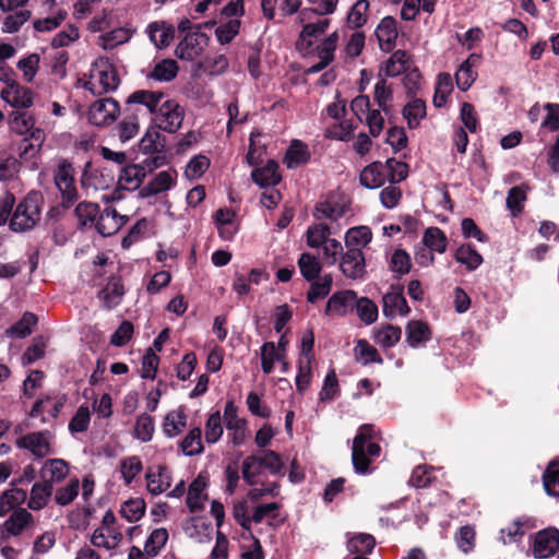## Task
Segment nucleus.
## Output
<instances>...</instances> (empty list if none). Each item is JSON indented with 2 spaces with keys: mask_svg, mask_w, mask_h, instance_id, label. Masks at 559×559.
I'll return each instance as SVG.
<instances>
[{
  "mask_svg": "<svg viewBox=\"0 0 559 559\" xmlns=\"http://www.w3.org/2000/svg\"><path fill=\"white\" fill-rule=\"evenodd\" d=\"M43 205V193L38 190L29 191L12 213L9 222L10 229L15 233L33 229L40 219Z\"/></svg>",
  "mask_w": 559,
  "mask_h": 559,
  "instance_id": "f257e3e1",
  "label": "nucleus"
},
{
  "mask_svg": "<svg viewBox=\"0 0 559 559\" xmlns=\"http://www.w3.org/2000/svg\"><path fill=\"white\" fill-rule=\"evenodd\" d=\"M55 185L59 190L64 209L71 207L78 200L79 193L75 187L74 169L67 159H63L55 173Z\"/></svg>",
  "mask_w": 559,
  "mask_h": 559,
  "instance_id": "f03ea898",
  "label": "nucleus"
},
{
  "mask_svg": "<svg viewBox=\"0 0 559 559\" xmlns=\"http://www.w3.org/2000/svg\"><path fill=\"white\" fill-rule=\"evenodd\" d=\"M373 438V426L369 424L361 425L353 440L352 462L357 474L369 473L370 457L366 453V443Z\"/></svg>",
  "mask_w": 559,
  "mask_h": 559,
  "instance_id": "7ed1b4c3",
  "label": "nucleus"
},
{
  "mask_svg": "<svg viewBox=\"0 0 559 559\" xmlns=\"http://www.w3.org/2000/svg\"><path fill=\"white\" fill-rule=\"evenodd\" d=\"M185 109L174 99L165 100L155 116L156 128L168 133L177 132L182 124Z\"/></svg>",
  "mask_w": 559,
  "mask_h": 559,
  "instance_id": "20e7f679",
  "label": "nucleus"
},
{
  "mask_svg": "<svg viewBox=\"0 0 559 559\" xmlns=\"http://www.w3.org/2000/svg\"><path fill=\"white\" fill-rule=\"evenodd\" d=\"M121 112L120 104L112 97L95 100L88 109V121L97 127L112 123Z\"/></svg>",
  "mask_w": 559,
  "mask_h": 559,
  "instance_id": "39448f33",
  "label": "nucleus"
},
{
  "mask_svg": "<svg viewBox=\"0 0 559 559\" xmlns=\"http://www.w3.org/2000/svg\"><path fill=\"white\" fill-rule=\"evenodd\" d=\"M559 549V530L548 527L537 532L533 539V556L546 559L554 556Z\"/></svg>",
  "mask_w": 559,
  "mask_h": 559,
  "instance_id": "423d86ee",
  "label": "nucleus"
},
{
  "mask_svg": "<svg viewBox=\"0 0 559 559\" xmlns=\"http://www.w3.org/2000/svg\"><path fill=\"white\" fill-rule=\"evenodd\" d=\"M209 40L210 38L205 33H187L176 47L175 53L181 60L192 61L202 53Z\"/></svg>",
  "mask_w": 559,
  "mask_h": 559,
  "instance_id": "0eeeda50",
  "label": "nucleus"
},
{
  "mask_svg": "<svg viewBox=\"0 0 559 559\" xmlns=\"http://www.w3.org/2000/svg\"><path fill=\"white\" fill-rule=\"evenodd\" d=\"M48 431L29 432L16 439L19 449L28 450L36 459H43L53 452L47 440Z\"/></svg>",
  "mask_w": 559,
  "mask_h": 559,
  "instance_id": "6e6552de",
  "label": "nucleus"
},
{
  "mask_svg": "<svg viewBox=\"0 0 559 559\" xmlns=\"http://www.w3.org/2000/svg\"><path fill=\"white\" fill-rule=\"evenodd\" d=\"M340 269L348 278H362L366 273V262L361 248L347 249V251L342 255Z\"/></svg>",
  "mask_w": 559,
  "mask_h": 559,
  "instance_id": "1a4fd4ad",
  "label": "nucleus"
},
{
  "mask_svg": "<svg viewBox=\"0 0 559 559\" xmlns=\"http://www.w3.org/2000/svg\"><path fill=\"white\" fill-rule=\"evenodd\" d=\"M382 301L383 314L389 319L394 318L396 312L401 316H407L411 312L402 285H391V292L383 295Z\"/></svg>",
  "mask_w": 559,
  "mask_h": 559,
  "instance_id": "9d476101",
  "label": "nucleus"
},
{
  "mask_svg": "<svg viewBox=\"0 0 559 559\" xmlns=\"http://www.w3.org/2000/svg\"><path fill=\"white\" fill-rule=\"evenodd\" d=\"M35 526L33 514L24 508L15 509L9 518L2 523L0 528L11 536H20L28 528Z\"/></svg>",
  "mask_w": 559,
  "mask_h": 559,
  "instance_id": "9b49d317",
  "label": "nucleus"
},
{
  "mask_svg": "<svg viewBox=\"0 0 559 559\" xmlns=\"http://www.w3.org/2000/svg\"><path fill=\"white\" fill-rule=\"evenodd\" d=\"M127 219V216L120 215L116 209L107 207L99 213L95 229L103 237H109L118 233Z\"/></svg>",
  "mask_w": 559,
  "mask_h": 559,
  "instance_id": "f8f14e48",
  "label": "nucleus"
},
{
  "mask_svg": "<svg viewBox=\"0 0 559 559\" xmlns=\"http://www.w3.org/2000/svg\"><path fill=\"white\" fill-rule=\"evenodd\" d=\"M396 24L397 22L393 16H385L376 28L374 35L383 52H391L395 47L397 38Z\"/></svg>",
  "mask_w": 559,
  "mask_h": 559,
  "instance_id": "ddd939ff",
  "label": "nucleus"
},
{
  "mask_svg": "<svg viewBox=\"0 0 559 559\" xmlns=\"http://www.w3.org/2000/svg\"><path fill=\"white\" fill-rule=\"evenodd\" d=\"M356 292L347 289L333 294L328 302L324 310L326 316L335 313L337 316H345L347 312L354 311V302L356 299Z\"/></svg>",
  "mask_w": 559,
  "mask_h": 559,
  "instance_id": "4468645a",
  "label": "nucleus"
},
{
  "mask_svg": "<svg viewBox=\"0 0 559 559\" xmlns=\"http://www.w3.org/2000/svg\"><path fill=\"white\" fill-rule=\"evenodd\" d=\"M176 177L177 171L175 169L173 171H159L146 186L139 190V197L146 199L169 190L175 185Z\"/></svg>",
  "mask_w": 559,
  "mask_h": 559,
  "instance_id": "2eb2a0df",
  "label": "nucleus"
},
{
  "mask_svg": "<svg viewBox=\"0 0 559 559\" xmlns=\"http://www.w3.org/2000/svg\"><path fill=\"white\" fill-rule=\"evenodd\" d=\"M1 97L14 108H28L33 105L32 91L14 81L2 90Z\"/></svg>",
  "mask_w": 559,
  "mask_h": 559,
  "instance_id": "dca6fc26",
  "label": "nucleus"
},
{
  "mask_svg": "<svg viewBox=\"0 0 559 559\" xmlns=\"http://www.w3.org/2000/svg\"><path fill=\"white\" fill-rule=\"evenodd\" d=\"M386 181L388 179L384 163H381L379 160L372 162L369 165L365 166L359 174V182L366 189L380 188Z\"/></svg>",
  "mask_w": 559,
  "mask_h": 559,
  "instance_id": "f3484780",
  "label": "nucleus"
},
{
  "mask_svg": "<svg viewBox=\"0 0 559 559\" xmlns=\"http://www.w3.org/2000/svg\"><path fill=\"white\" fill-rule=\"evenodd\" d=\"M278 164L274 159H269L262 167H255L251 173V178L255 185L261 188L275 187L281 180L282 176L278 173Z\"/></svg>",
  "mask_w": 559,
  "mask_h": 559,
  "instance_id": "a211bd4d",
  "label": "nucleus"
},
{
  "mask_svg": "<svg viewBox=\"0 0 559 559\" xmlns=\"http://www.w3.org/2000/svg\"><path fill=\"white\" fill-rule=\"evenodd\" d=\"M146 33L151 41L158 48L163 49L170 45L175 38V27L165 21L152 22L146 27Z\"/></svg>",
  "mask_w": 559,
  "mask_h": 559,
  "instance_id": "6ab92c4d",
  "label": "nucleus"
},
{
  "mask_svg": "<svg viewBox=\"0 0 559 559\" xmlns=\"http://www.w3.org/2000/svg\"><path fill=\"white\" fill-rule=\"evenodd\" d=\"M145 177V167L140 164L126 165L120 171L118 186L123 190L134 191L140 188Z\"/></svg>",
  "mask_w": 559,
  "mask_h": 559,
  "instance_id": "aec40b11",
  "label": "nucleus"
},
{
  "mask_svg": "<svg viewBox=\"0 0 559 559\" xmlns=\"http://www.w3.org/2000/svg\"><path fill=\"white\" fill-rule=\"evenodd\" d=\"M205 487L206 478L202 475H198V477H195L189 485L186 503L191 513H195L204 509L203 500L207 499V495L203 492Z\"/></svg>",
  "mask_w": 559,
  "mask_h": 559,
  "instance_id": "412c9836",
  "label": "nucleus"
},
{
  "mask_svg": "<svg viewBox=\"0 0 559 559\" xmlns=\"http://www.w3.org/2000/svg\"><path fill=\"white\" fill-rule=\"evenodd\" d=\"M405 341L413 348L425 345L431 338V330L428 323L420 320L408 321L405 328Z\"/></svg>",
  "mask_w": 559,
  "mask_h": 559,
  "instance_id": "4be33fe9",
  "label": "nucleus"
},
{
  "mask_svg": "<svg viewBox=\"0 0 559 559\" xmlns=\"http://www.w3.org/2000/svg\"><path fill=\"white\" fill-rule=\"evenodd\" d=\"M311 158L308 145L300 140H293L287 148L283 163L288 169L307 164Z\"/></svg>",
  "mask_w": 559,
  "mask_h": 559,
  "instance_id": "5701e85b",
  "label": "nucleus"
},
{
  "mask_svg": "<svg viewBox=\"0 0 559 559\" xmlns=\"http://www.w3.org/2000/svg\"><path fill=\"white\" fill-rule=\"evenodd\" d=\"M480 61V56L472 53L468 58L460 66L455 73V81L457 87L462 92H466L477 78V73L473 70Z\"/></svg>",
  "mask_w": 559,
  "mask_h": 559,
  "instance_id": "b1692460",
  "label": "nucleus"
},
{
  "mask_svg": "<svg viewBox=\"0 0 559 559\" xmlns=\"http://www.w3.org/2000/svg\"><path fill=\"white\" fill-rule=\"evenodd\" d=\"M164 97L165 94L159 91L138 90L129 96V103H136L139 106H144L146 112L156 116Z\"/></svg>",
  "mask_w": 559,
  "mask_h": 559,
  "instance_id": "393cba45",
  "label": "nucleus"
},
{
  "mask_svg": "<svg viewBox=\"0 0 559 559\" xmlns=\"http://www.w3.org/2000/svg\"><path fill=\"white\" fill-rule=\"evenodd\" d=\"M99 205L91 201H82L74 209V215L78 218V228L83 230L86 227H95L99 215Z\"/></svg>",
  "mask_w": 559,
  "mask_h": 559,
  "instance_id": "a878e982",
  "label": "nucleus"
},
{
  "mask_svg": "<svg viewBox=\"0 0 559 559\" xmlns=\"http://www.w3.org/2000/svg\"><path fill=\"white\" fill-rule=\"evenodd\" d=\"M259 461L261 468H266L272 475L281 474L284 467V463L281 455L273 450H265L262 456H257L253 454L248 455L245 459V467L248 468L250 466V462L253 463Z\"/></svg>",
  "mask_w": 559,
  "mask_h": 559,
  "instance_id": "bb28decb",
  "label": "nucleus"
},
{
  "mask_svg": "<svg viewBox=\"0 0 559 559\" xmlns=\"http://www.w3.org/2000/svg\"><path fill=\"white\" fill-rule=\"evenodd\" d=\"M26 499L27 492L24 489L13 488L4 490L0 496V516H5L15 509L22 508L21 506Z\"/></svg>",
  "mask_w": 559,
  "mask_h": 559,
  "instance_id": "cd10ccee",
  "label": "nucleus"
},
{
  "mask_svg": "<svg viewBox=\"0 0 559 559\" xmlns=\"http://www.w3.org/2000/svg\"><path fill=\"white\" fill-rule=\"evenodd\" d=\"M123 294L124 288L120 278L111 277L107 285L99 290L98 298L103 300L106 309H112L119 305Z\"/></svg>",
  "mask_w": 559,
  "mask_h": 559,
  "instance_id": "c85d7f7f",
  "label": "nucleus"
},
{
  "mask_svg": "<svg viewBox=\"0 0 559 559\" xmlns=\"http://www.w3.org/2000/svg\"><path fill=\"white\" fill-rule=\"evenodd\" d=\"M53 487L51 481L35 483L31 489V496L27 507L31 510L38 511L47 506L48 499L51 497Z\"/></svg>",
  "mask_w": 559,
  "mask_h": 559,
  "instance_id": "c756f323",
  "label": "nucleus"
},
{
  "mask_svg": "<svg viewBox=\"0 0 559 559\" xmlns=\"http://www.w3.org/2000/svg\"><path fill=\"white\" fill-rule=\"evenodd\" d=\"M402 330L397 325L382 324L373 331V340L383 348L394 347L401 340Z\"/></svg>",
  "mask_w": 559,
  "mask_h": 559,
  "instance_id": "7c9ffc66",
  "label": "nucleus"
},
{
  "mask_svg": "<svg viewBox=\"0 0 559 559\" xmlns=\"http://www.w3.org/2000/svg\"><path fill=\"white\" fill-rule=\"evenodd\" d=\"M354 356L356 361L364 366L369 364H383V358L379 354L378 349L365 338L357 341V344L354 348Z\"/></svg>",
  "mask_w": 559,
  "mask_h": 559,
  "instance_id": "2f4dec72",
  "label": "nucleus"
},
{
  "mask_svg": "<svg viewBox=\"0 0 559 559\" xmlns=\"http://www.w3.org/2000/svg\"><path fill=\"white\" fill-rule=\"evenodd\" d=\"M139 147L144 154L163 153L166 148V138L157 128H150L141 139Z\"/></svg>",
  "mask_w": 559,
  "mask_h": 559,
  "instance_id": "473e14b6",
  "label": "nucleus"
},
{
  "mask_svg": "<svg viewBox=\"0 0 559 559\" xmlns=\"http://www.w3.org/2000/svg\"><path fill=\"white\" fill-rule=\"evenodd\" d=\"M178 72V62L167 58L156 62L147 78L158 82H171L177 78Z\"/></svg>",
  "mask_w": 559,
  "mask_h": 559,
  "instance_id": "72a5a7b5",
  "label": "nucleus"
},
{
  "mask_svg": "<svg viewBox=\"0 0 559 559\" xmlns=\"http://www.w3.org/2000/svg\"><path fill=\"white\" fill-rule=\"evenodd\" d=\"M98 68L97 78L105 93L115 91L120 84V79L116 68L109 63L108 61H100L99 66L95 63Z\"/></svg>",
  "mask_w": 559,
  "mask_h": 559,
  "instance_id": "f704fd0d",
  "label": "nucleus"
},
{
  "mask_svg": "<svg viewBox=\"0 0 559 559\" xmlns=\"http://www.w3.org/2000/svg\"><path fill=\"white\" fill-rule=\"evenodd\" d=\"M402 115L406 119L408 128L416 129L419 126L420 120L426 117L425 100L414 97L404 106Z\"/></svg>",
  "mask_w": 559,
  "mask_h": 559,
  "instance_id": "c9c22d12",
  "label": "nucleus"
},
{
  "mask_svg": "<svg viewBox=\"0 0 559 559\" xmlns=\"http://www.w3.org/2000/svg\"><path fill=\"white\" fill-rule=\"evenodd\" d=\"M297 264L300 274L307 282L317 280L322 271V265L318 258L309 252L301 253Z\"/></svg>",
  "mask_w": 559,
  "mask_h": 559,
  "instance_id": "e433bc0d",
  "label": "nucleus"
},
{
  "mask_svg": "<svg viewBox=\"0 0 559 559\" xmlns=\"http://www.w3.org/2000/svg\"><path fill=\"white\" fill-rule=\"evenodd\" d=\"M330 25V20L324 19L317 23H308L304 25L300 35H299V41L297 45H305V49L307 51H310V48L313 46V41L310 39L311 37H319L320 35L324 34Z\"/></svg>",
  "mask_w": 559,
  "mask_h": 559,
  "instance_id": "4c0bfd02",
  "label": "nucleus"
},
{
  "mask_svg": "<svg viewBox=\"0 0 559 559\" xmlns=\"http://www.w3.org/2000/svg\"><path fill=\"white\" fill-rule=\"evenodd\" d=\"M454 258L459 263L464 264L467 271H475L484 261L481 254L471 243L459 247Z\"/></svg>",
  "mask_w": 559,
  "mask_h": 559,
  "instance_id": "58836bf2",
  "label": "nucleus"
},
{
  "mask_svg": "<svg viewBox=\"0 0 559 559\" xmlns=\"http://www.w3.org/2000/svg\"><path fill=\"white\" fill-rule=\"evenodd\" d=\"M187 426V416L182 409L169 412L163 423V432L168 438H174L182 432Z\"/></svg>",
  "mask_w": 559,
  "mask_h": 559,
  "instance_id": "ea45409f",
  "label": "nucleus"
},
{
  "mask_svg": "<svg viewBox=\"0 0 559 559\" xmlns=\"http://www.w3.org/2000/svg\"><path fill=\"white\" fill-rule=\"evenodd\" d=\"M409 55L406 50H395L385 62L384 76L395 78L408 69Z\"/></svg>",
  "mask_w": 559,
  "mask_h": 559,
  "instance_id": "a19ab883",
  "label": "nucleus"
},
{
  "mask_svg": "<svg viewBox=\"0 0 559 559\" xmlns=\"http://www.w3.org/2000/svg\"><path fill=\"white\" fill-rule=\"evenodd\" d=\"M310 288L307 293V301L316 304L319 299L325 298L332 288L333 277L331 274H324L319 280L310 282Z\"/></svg>",
  "mask_w": 559,
  "mask_h": 559,
  "instance_id": "79ce46f5",
  "label": "nucleus"
},
{
  "mask_svg": "<svg viewBox=\"0 0 559 559\" xmlns=\"http://www.w3.org/2000/svg\"><path fill=\"white\" fill-rule=\"evenodd\" d=\"M389 269L394 273V278L400 280L412 269L411 255L404 249H395L390 259Z\"/></svg>",
  "mask_w": 559,
  "mask_h": 559,
  "instance_id": "37998d69",
  "label": "nucleus"
},
{
  "mask_svg": "<svg viewBox=\"0 0 559 559\" xmlns=\"http://www.w3.org/2000/svg\"><path fill=\"white\" fill-rule=\"evenodd\" d=\"M354 310L358 318L367 325L372 324L378 319V306L368 297L356 296Z\"/></svg>",
  "mask_w": 559,
  "mask_h": 559,
  "instance_id": "c03bdc74",
  "label": "nucleus"
},
{
  "mask_svg": "<svg viewBox=\"0 0 559 559\" xmlns=\"http://www.w3.org/2000/svg\"><path fill=\"white\" fill-rule=\"evenodd\" d=\"M425 247L438 253H444L448 246V238L439 227H428L423 237Z\"/></svg>",
  "mask_w": 559,
  "mask_h": 559,
  "instance_id": "a18cd8bd",
  "label": "nucleus"
},
{
  "mask_svg": "<svg viewBox=\"0 0 559 559\" xmlns=\"http://www.w3.org/2000/svg\"><path fill=\"white\" fill-rule=\"evenodd\" d=\"M376 546V539L367 533H359L347 542V550L349 554L370 555Z\"/></svg>",
  "mask_w": 559,
  "mask_h": 559,
  "instance_id": "49530a36",
  "label": "nucleus"
},
{
  "mask_svg": "<svg viewBox=\"0 0 559 559\" xmlns=\"http://www.w3.org/2000/svg\"><path fill=\"white\" fill-rule=\"evenodd\" d=\"M179 447L185 455L193 456L201 454L204 450L202 444V430L199 427L191 429L183 440L179 443Z\"/></svg>",
  "mask_w": 559,
  "mask_h": 559,
  "instance_id": "de8ad7c7",
  "label": "nucleus"
},
{
  "mask_svg": "<svg viewBox=\"0 0 559 559\" xmlns=\"http://www.w3.org/2000/svg\"><path fill=\"white\" fill-rule=\"evenodd\" d=\"M371 239L372 233L368 226L352 227L346 231L345 245L347 249L366 247Z\"/></svg>",
  "mask_w": 559,
  "mask_h": 559,
  "instance_id": "09e8293b",
  "label": "nucleus"
},
{
  "mask_svg": "<svg viewBox=\"0 0 559 559\" xmlns=\"http://www.w3.org/2000/svg\"><path fill=\"white\" fill-rule=\"evenodd\" d=\"M386 179L391 185L400 183L408 177V164L390 157L384 163Z\"/></svg>",
  "mask_w": 559,
  "mask_h": 559,
  "instance_id": "8fccbe9b",
  "label": "nucleus"
},
{
  "mask_svg": "<svg viewBox=\"0 0 559 559\" xmlns=\"http://www.w3.org/2000/svg\"><path fill=\"white\" fill-rule=\"evenodd\" d=\"M345 214V207L336 201L325 200L316 205L313 216L317 219L337 221Z\"/></svg>",
  "mask_w": 559,
  "mask_h": 559,
  "instance_id": "3c124183",
  "label": "nucleus"
},
{
  "mask_svg": "<svg viewBox=\"0 0 559 559\" xmlns=\"http://www.w3.org/2000/svg\"><path fill=\"white\" fill-rule=\"evenodd\" d=\"M526 191L527 187L525 185L514 186L509 190L506 203L513 217L519 216L523 212Z\"/></svg>",
  "mask_w": 559,
  "mask_h": 559,
  "instance_id": "603ef678",
  "label": "nucleus"
},
{
  "mask_svg": "<svg viewBox=\"0 0 559 559\" xmlns=\"http://www.w3.org/2000/svg\"><path fill=\"white\" fill-rule=\"evenodd\" d=\"M374 102L379 106V108L388 115L391 111V107L389 103L393 98V90L390 85L386 84L385 78L379 73V80L374 85Z\"/></svg>",
  "mask_w": 559,
  "mask_h": 559,
  "instance_id": "864d4df0",
  "label": "nucleus"
},
{
  "mask_svg": "<svg viewBox=\"0 0 559 559\" xmlns=\"http://www.w3.org/2000/svg\"><path fill=\"white\" fill-rule=\"evenodd\" d=\"M31 16L32 12L27 9L11 11L4 16L1 29L3 33H16L20 31L22 25L31 19Z\"/></svg>",
  "mask_w": 559,
  "mask_h": 559,
  "instance_id": "5fc2aeb1",
  "label": "nucleus"
},
{
  "mask_svg": "<svg viewBox=\"0 0 559 559\" xmlns=\"http://www.w3.org/2000/svg\"><path fill=\"white\" fill-rule=\"evenodd\" d=\"M543 485L547 495L559 497V462L548 464L543 474Z\"/></svg>",
  "mask_w": 559,
  "mask_h": 559,
  "instance_id": "6e6d98bb",
  "label": "nucleus"
},
{
  "mask_svg": "<svg viewBox=\"0 0 559 559\" xmlns=\"http://www.w3.org/2000/svg\"><path fill=\"white\" fill-rule=\"evenodd\" d=\"M453 90L452 78L447 72H441L438 75L437 85L433 95V105L438 108L442 107L448 99V96Z\"/></svg>",
  "mask_w": 559,
  "mask_h": 559,
  "instance_id": "4d7b16f0",
  "label": "nucleus"
},
{
  "mask_svg": "<svg viewBox=\"0 0 559 559\" xmlns=\"http://www.w3.org/2000/svg\"><path fill=\"white\" fill-rule=\"evenodd\" d=\"M146 504L142 498H132L126 501L120 509V514L128 522H138L145 514Z\"/></svg>",
  "mask_w": 559,
  "mask_h": 559,
  "instance_id": "13d9d810",
  "label": "nucleus"
},
{
  "mask_svg": "<svg viewBox=\"0 0 559 559\" xmlns=\"http://www.w3.org/2000/svg\"><path fill=\"white\" fill-rule=\"evenodd\" d=\"M331 228L326 224L319 223L313 224L308 227L306 236H307V245L310 248H321V246L326 242L330 238Z\"/></svg>",
  "mask_w": 559,
  "mask_h": 559,
  "instance_id": "bf43d9fd",
  "label": "nucleus"
},
{
  "mask_svg": "<svg viewBox=\"0 0 559 559\" xmlns=\"http://www.w3.org/2000/svg\"><path fill=\"white\" fill-rule=\"evenodd\" d=\"M37 323V317L32 312H25L23 317L7 330L11 337L23 338L32 333V328Z\"/></svg>",
  "mask_w": 559,
  "mask_h": 559,
  "instance_id": "052dcab7",
  "label": "nucleus"
},
{
  "mask_svg": "<svg viewBox=\"0 0 559 559\" xmlns=\"http://www.w3.org/2000/svg\"><path fill=\"white\" fill-rule=\"evenodd\" d=\"M156 472L148 468L145 474L147 491L153 496H158L165 491L164 487V473L167 472L166 465H157Z\"/></svg>",
  "mask_w": 559,
  "mask_h": 559,
  "instance_id": "680f3d73",
  "label": "nucleus"
},
{
  "mask_svg": "<svg viewBox=\"0 0 559 559\" xmlns=\"http://www.w3.org/2000/svg\"><path fill=\"white\" fill-rule=\"evenodd\" d=\"M154 431V418L146 413L141 414L134 427L135 438L140 439L142 442H148L152 440Z\"/></svg>",
  "mask_w": 559,
  "mask_h": 559,
  "instance_id": "e2e57ef3",
  "label": "nucleus"
},
{
  "mask_svg": "<svg viewBox=\"0 0 559 559\" xmlns=\"http://www.w3.org/2000/svg\"><path fill=\"white\" fill-rule=\"evenodd\" d=\"M9 123L14 132L24 135L33 129L35 126V119L26 112L13 111L9 116Z\"/></svg>",
  "mask_w": 559,
  "mask_h": 559,
  "instance_id": "0e129e2a",
  "label": "nucleus"
},
{
  "mask_svg": "<svg viewBox=\"0 0 559 559\" xmlns=\"http://www.w3.org/2000/svg\"><path fill=\"white\" fill-rule=\"evenodd\" d=\"M168 540V532L166 528L154 530L146 539L145 551L150 557L158 555L160 549L166 545Z\"/></svg>",
  "mask_w": 559,
  "mask_h": 559,
  "instance_id": "69168bd1",
  "label": "nucleus"
},
{
  "mask_svg": "<svg viewBox=\"0 0 559 559\" xmlns=\"http://www.w3.org/2000/svg\"><path fill=\"white\" fill-rule=\"evenodd\" d=\"M223 435L221 412L212 413L205 423V440L207 443H216Z\"/></svg>",
  "mask_w": 559,
  "mask_h": 559,
  "instance_id": "338daca9",
  "label": "nucleus"
},
{
  "mask_svg": "<svg viewBox=\"0 0 559 559\" xmlns=\"http://www.w3.org/2000/svg\"><path fill=\"white\" fill-rule=\"evenodd\" d=\"M120 469L124 483L130 485L133 479L142 472L143 465L140 457L133 455L121 461Z\"/></svg>",
  "mask_w": 559,
  "mask_h": 559,
  "instance_id": "774afa93",
  "label": "nucleus"
}]
</instances>
